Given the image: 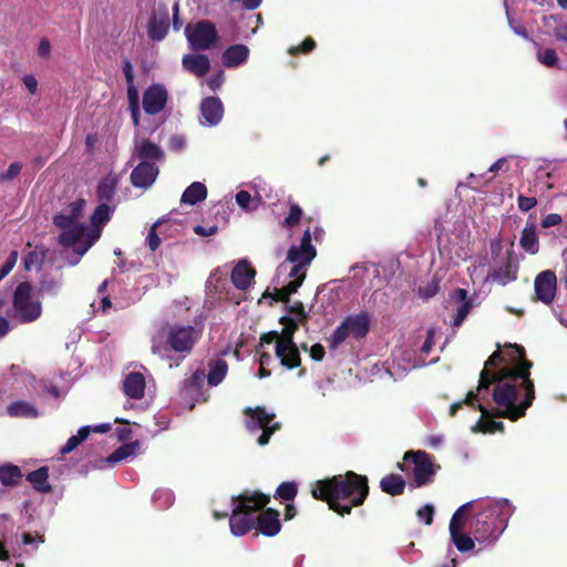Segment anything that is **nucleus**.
I'll list each match as a JSON object with an SVG mask.
<instances>
[{"mask_svg":"<svg viewBox=\"0 0 567 567\" xmlns=\"http://www.w3.org/2000/svg\"><path fill=\"white\" fill-rule=\"evenodd\" d=\"M499 348L497 344V350L485 361L480 373L478 392L488 391L494 384L493 401L505 408L496 415L517 421L525 416L535 400V385L530 379L533 362L526 358L525 349L520 344H506L504 353Z\"/></svg>","mask_w":567,"mask_h":567,"instance_id":"obj_1","label":"nucleus"},{"mask_svg":"<svg viewBox=\"0 0 567 567\" xmlns=\"http://www.w3.org/2000/svg\"><path fill=\"white\" fill-rule=\"evenodd\" d=\"M370 493L368 476L348 471L317 481L311 489L313 498L326 502L340 516L350 515L353 507L364 504Z\"/></svg>","mask_w":567,"mask_h":567,"instance_id":"obj_2","label":"nucleus"},{"mask_svg":"<svg viewBox=\"0 0 567 567\" xmlns=\"http://www.w3.org/2000/svg\"><path fill=\"white\" fill-rule=\"evenodd\" d=\"M513 512L508 499H497L472 517L470 533L478 544L495 542L507 527Z\"/></svg>","mask_w":567,"mask_h":567,"instance_id":"obj_3","label":"nucleus"},{"mask_svg":"<svg viewBox=\"0 0 567 567\" xmlns=\"http://www.w3.org/2000/svg\"><path fill=\"white\" fill-rule=\"evenodd\" d=\"M231 501L236 505L229 517V527L235 536H243L256 527L252 514L264 509L270 497L261 492H244L234 496Z\"/></svg>","mask_w":567,"mask_h":567,"instance_id":"obj_4","label":"nucleus"},{"mask_svg":"<svg viewBox=\"0 0 567 567\" xmlns=\"http://www.w3.org/2000/svg\"><path fill=\"white\" fill-rule=\"evenodd\" d=\"M371 322L372 316L368 311L344 317L328 338L330 350H337L350 337L357 341L364 339L371 329Z\"/></svg>","mask_w":567,"mask_h":567,"instance_id":"obj_5","label":"nucleus"},{"mask_svg":"<svg viewBox=\"0 0 567 567\" xmlns=\"http://www.w3.org/2000/svg\"><path fill=\"white\" fill-rule=\"evenodd\" d=\"M403 463H399L398 466L401 471H408L405 463L411 461L413 464L412 475L414 487H423L434 482L437 471L441 470L440 464H435L433 456L425 451H409L404 454Z\"/></svg>","mask_w":567,"mask_h":567,"instance_id":"obj_6","label":"nucleus"},{"mask_svg":"<svg viewBox=\"0 0 567 567\" xmlns=\"http://www.w3.org/2000/svg\"><path fill=\"white\" fill-rule=\"evenodd\" d=\"M13 309L21 323L35 321L42 313L40 301L33 300L32 287L29 282H20L13 293Z\"/></svg>","mask_w":567,"mask_h":567,"instance_id":"obj_7","label":"nucleus"},{"mask_svg":"<svg viewBox=\"0 0 567 567\" xmlns=\"http://www.w3.org/2000/svg\"><path fill=\"white\" fill-rule=\"evenodd\" d=\"M199 338L200 330L189 324H172L166 330V343L174 352L189 353Z\"/></svg>","mask_w":567,"mask_h":567,"instance_id":"obj_8","label":"nucleus"},{"mask_svg":"<svg viewBox=\"0 0 567 567\" xmlns=\"http://www.w3.org/2000/svg\"><path fill=\"white\" fill-rule=\"evenodd\" d=\"M473 503L468 502L462 505L453 514L450 522V535L453 544L461 553H466L474 548V537L462 533L464 520L466 519L467 513L472 509Z\"/></svg>","mask_w":567,"mask_h":567,"instance_id":"obj_9","label":"nucleus"},{"mask_svg":"<svg viewBox=\"0 0 567 567\" xmlns=\"http://www.w3.org/2000/svg\"><path fill=\"white\" fill-rule=\"evenodd\" d=\"M186 38L194 50H208L217 41L215 25L207 20L199 21L195 27L187 25L185 29Z\"/></svg>","mask_w":567,"mask_h":567,"instance_id":"obj_10","label":"nucleus"},{"mask_svg":"<svg viewBox=\"0 0 567 567\" xmlns=\"http://www.w3.org/2000/svg\"><path fill=\"white\" fill-rule=\"evenodd\" d=\"M518 265L515 260L513 250L506 254L497 261L493 262L487 279L496 281L502 286H506L517 279Z\"/></svg>","mask_w":567,"mask_h":567,"instance_id":"obj_11","label":"nucleus"},{"mask_svg":"<svg viewBox=\"0 0 567 567\" xmlns=\"http://www.w3.org/2000/svg\"><path fill=\"white\" fill-rule=\"evenodd\" d=\"M557 278L553 270L539 272L534 282L535 298L545 305H550L556 295Z\"/></svg>","mask_w":567,"mask_h":567,"instance_id":"obj_12","label":"nucleus"},{"mask_svg":"<svg viewBox=\"0 0 567 567\" xmlns=\"http://www.w3.org/2000/svg\"><path fill=\"white\" fill-rule=\"evenodd\" d=\"M167 90L162 84L150 85L143 94V109L148 115L161 113L167 103Z\"/></svg>","mask_w":567,"mask_h":567,"instance_id":"obj_13","label":"nucleus"},{"mask_svg":"<svg viewBox=\"0 0 567 567\" xmlns=\"http://www.w3.org/2000/svg\"><path fill=\"white\" fill-rule=\"evenodd\" d=\"M159 173L155 163L142 161L131 173L130 179L134 187L148 188L154 184Z\"/></svg>","mask_w":567,"mask_h":567,"instance_id":"obj_14","label":"nucleus"},{"mask_svg":"<svg viewBox=\"0 0 567 567\" xmlns=\"http://www.w3.org/2000/svg\"><path fill=\"white\" fill-rule=\"evenodd\" d=\"M504 409V406L497 405V409L489 411L485 405L478 403L477 410L482 413V415L477 421L476 425L473 427V431L489 434H493L495 432H503L504 423L501 421L493 420V416L498 417L496 413L503 411Z\"/></svg>","mask_w":567,"mask_h":567,"instance_id":"obj_15","label":"nucleus"},{"mask_svg":"<svg viewBox=\"0 0 567 567\" xmlns=\"http://www.w3.org/2000/svg\"><path fill=\"white\" fill-rule=\"evenodd\" d=\"M244 414L249 417L246 421V427L249 432L258 430L271 429L275 419L274 413H268L264 406L246 408Z\"/></svg>","mask_w":567,"mask_h":567,"instance_id":"obj_16","label":"nucleus"},{"mask_svg":"<svg viewBox=\"0 0 567 567\" xmlns=\"http://www.w3.org/2000/svg\"><path fill=\"white\" fill-rule=\"evenodd\" d=\"M255 528L258 530V533L262 534L264 536H276L281 529L279 512L274 508H267L262 511L256 517Z\"/></svg>","mask_w":567,"mask_h":567,"instance_id":"obj_17","label":"nucleus"},{"mask_svg":"<svg viewBox=\"0 0 567 567\" xmlns=\"http://www.w3.org/2000/svg\"><path fill=\"white\" fill-rule=\"evenodd\" d=\"M200 114L208 125L218 124L224 114L221 101L216 96L205 97L200 103Z\"/></svg>","mask_w":567,"mask_h":567,"instance_id":"obj_18","label":"nucleus"},{"mask_svg":"<svg viewBox=\"0 0 567 567\" xmlns=\"http://www.w3.org/2000/svg\"><path fill=\"white\" fill-rule=\"evenodd\" d=\"M145 378L141 372H130L123 381V392L126 396L141 400L145 393Z\"/></svg>","mask_w":567,"mask_h":567,"instance_id":"obj_19","label":"nucleus"},{"mask_svg":"<svg viewBox=\"0 0 567 567\" xmlns=\"http://www.w3.org/2000/svg\"><path fill=\"white\" fill-rule=\"evenodd\" d=\"M249 55V49L245 44H233L221 54L223 65L233 69L245 63Z\"/></svg>","mask_w":567,"mask_h":567,"instance_id":"obj_20","label":"nucleus"},{"mask_svg":"<svg viewBox=\"0 0 567 567\" xmlns=\"http://www.w3.org/2000/svg\"><path fill=\"white\" fill-rule=\"evenodd\" d=\"M169 28L168 11L165 9L162 13L154 14L148 22L147 34L153 41H162Z\"/></svg>","mask_w":567,"mask_h":567,"instance_id":"obj_21","label":"nucleus"},{"mask_svg":"<svg viewBox=\"0 0 567 567\" xmlns=\"http://www.w3.org/2000/svg\"><path fill=\"white\" fill-rule=\"evenodd\" d=\"M183 68L197 78L205 76L210 69V61L205 54H187L182 60Z\"/></svg>","mask_w":567,"mask_h":567,"instance_id":"obj_22","label":"nucleus"},{"mask_svg":"<svg viewBox=\"0 0 567 567\" xmlns=\"http://www.w3.org/2000/svg\"><path fill=\"white\" fill-rule=\"evenodd\" d=\"M256 275L255 269L246 261H239L231 271V282L237 289L246 290Z\"/></svg>","mask_w":567,"mask_h":567,"instance_id":"obj_23","label":"nucleus"},{"mask_svg":"<svg viewBox=\"0 0 567 567\" xmlns=\"http://www.w3.org/2000/svg\"><path fill=\"white\" fill-rule=\"evenodd\" d=\"M135 152L142 161L155 163L164 159L163 150L148 138H143L135 146Z\"/></svg>","mask_w":567,"mask_h":567,"instance_id":"obj_24","label":"nucleus"},{"mask_svg":"<svg viewBox=\"0 0 567 567\" xmlns=\"http://www.w3.org/2000/svg\"><path fill=\"white\" fill-rule=\"evenodd\" d=\"M275 354L280 360L282 367L288 370L299 368L301 365V357L297 344H285L284 349L278 350V344L275 347Z\"/></svg>","mask_w":567,"mask_h":567,"instance_id":"obj_25","label":"nucleus"},{"mask_svg":"<svg viewBox=\"0 0 567 567\" xmlns=\"http://www.w3.org/2000/svg\"><path fill=\"white\" fill-rule=\"evenodd\" d=\"M118 185V177L114 174H109L103 177L97 187H96V196L100 203L109 204L113 200L116 188Z\"/></svg>","mask_w":567,"mask_h":567,"instance_id":"obj_26","label":"nucleus"},{"mask_svg":"<svg viewBox=\"0 0 567 567\" xmlns=\"http://www.w3.org/2000/svg\"><path fill=\"white\" fill-rule=\"evenodd\" d=\"M306 278V275L302 274L301 276H299L298 278L296 279H292L289 284H287L286 286L279 288V289H275L272 293L266 291L262 297L264 298H268V297H271L274 300L276 301H280V302H284V303H288L289 300H290V296L296 293L299 289V287L302 285L303 280Z\"/></svg>","mask_w":567,"mask_h":567,"instance_id":"obj_27","label":"nucleus"},{"mask_svg":"<svg viewBox=\"0 0 567 567\" xmlns=\"http://www.w3.org/2000/svg\"><path fill=\"white\" fill-rule=\"evenodd\" d=\"M405 486V480L399 474H388L380 481L381 491L391 496L402 495L404 493Z\"/></svg>","mask_w":567,"mask_h":567,"instance_id":"obj_28","label":"nucleus"},{"mask_svg":"<svg viewBox=\"0 0 567 567\" xmlns=\"http://www.w3.org/2000/svg\"><path fill=\"white\" fill-rule=\"evenodd\" d=\"M520 247L528 254L538 252L539 241L535 223H527L519 239Z\"/></svg>","mask_w":567,"mask_h":567,"instance_id":"obj_29","label":"nucleus"},{"mask_svg":"<svg viewBox=\"0 0 567 567\" xmlns=\"http://www.w3.org/2000/svg\"><path fill=\"white\" fill-rule=\"evenodd\" d=\"M27 481L33 486L37 492L50 493L52 486L49 483V468L42 466L27 475Z\"/></svg>","mask_w":567,"mask_h":567,"instance_id":"obj_30","label":"nucleus"},{"mask_svg":"<svg viewBox=\"0 0 567 567\" xmlns=\"http://www.w3.org/2000/svg\"><path fill=\"white\" fill-rule=\"evenodd\" d=\"M284 328L280 332V340H278V350H282L285 344H293V334L299 329L298 322L295 318L282 316L279 320Z\"/></svg>","mask_w":567,"mask_h":567,"instance_id":"obj_31","label":"nucleus"},{"mask_svg":"<svg viewBox=\"0 0 567 567\" xmlns=\"http://www.w3.org/2000/svg\"><path fill=\"white\" fill-rule=\"evenodd\" d=\"M207 197V188L200 182L192 183L183 193L181 202L187 205H195Z\"/></svg>","mask_w":567,"mask_h":567,"instance_id":"obj_32","label":"nucleus"},{"mask_svg":"<svg viewBox=\"0 0 567 567\" xmlns=\"http://www.w3.org/2000/svg\"><path fill=\"white\" fill-rule=\"evenodd\" d=\"M209 371L207 374V382L212 386H217L225 379L228 364L225 360L218 359L208 363Z\"/></svg>","mask_w":567,"mask_h":567,"instance_id":"obj_33","label":"nucleus"},{"mask_svg":"<svg viewBox=\"0 0 567 567\" xmlns=\"http://www.w3.org/2000/svg\"><path fill=\"white\" fill-rule=\"evenodd\" d=\"M8 414L12 417H37V409L25 401H16L8 405Z\"/></svg>","mask_w":567,"mask_h":567,"instance_id":"obj_34","label":"nucleus"},{"mask_svg":"<svg viewBox=\"0 0 567 567\" xmlns=\"http://www.w3.org/2000/svg\"><path fill=\"white\" fill-rule=\"evenodd\" d=\"M317 250H312L311 252L306 251L300 246H291L288 249L286 261L288 262H300L301 265H310L311 261L316 258Z\"/></svg>","mask_w":567,"mask_h":567,"instance_id":"obj_35","label":"nucleus"},{"mask_svg":"<svg viewBox=\"0 0 567 567\" xmlns=\"http://www.w3.org/2000/svg\"><path fill=\"white\" fill-rule=\"evenodd\" d=\"M85 233V227L81 224L74 225L73 227L64 230L60 235L59 243L62 246L71 247L75 246L78 243L81 241Z\"/></svg>","mask_w":567,"mask_h":567,"instance_id":"obj_36","label":"nucleus"},{"mask_svg":"<svg viewBox=\"0 0 567 567\" xmlns=\"http://www.w3.org/2000/svg\"><path fill=\"white\" fill-rule=\"evenodd\" d=\"M22 477V473L19 466L17 465H6L0 467V482L4 486H16L20 482Z\"/></svg>","mask_w":567,"mask_h":567,"instance_id":"obj_37","label":"nucleus"},{"mask_svg":"<svg viewBox=\"0 0 567 567\" xmlns=\"http://www.w3.org/2000/svg\"><path fill=\"white\" fill-rule=\"evenodd\" d=\"M140 447V442L134 441L127 444H123L122 446L117 447L113 453H111L107 456V462L110 464H116L128 456L133 455L136 451V449Z\"/></svg>","mask_w":567,"mask_h":567,"instance_id":"obj_38","label":"nucleus"},{"mask_svg":"<svg viewBox=\"0 0 567 567\" xmlns=\"http://www.w3.org/2000/svg\"><path fill=\"white\" fill-rule=\"evenodd\" d=\"M90 433V426L80 427L76 435H72L71 437H69L65 445L61 449L60 453L62 455L71 453L74 449H76L82 442H84L87 439Z\"/></svg>","mask_w":567,"mask_h":567,"instance_id":"obj_39","label":"nucleus"},{"mask_svg":"<svg viewBox=\"0 0 567 567\" xmlns=\"http://www.w3.org/2000/svg\"><path fill=\"white\" fill-rule=\"evenodd\" d=\"M114 208H111L109 204L100 203L94 209L91 216V224L94 227L104 226L111 218V213Z\"/></svg>","mask_w":567,"mask_h":567,"instance_id":"obj_40","label":"nucleus"},{"mask_svg":"<svg viewBox=\"0 0 567 567\" xmlns=\"http://www.w3.org/2000/svg\"><path fill=\"white\" fill-rule=\"evenodd\" d=\"M298 493V486L295 482H284L276 491L275 497L284 501H292Z\"/></svg>","mask_w":567,"mask_h":567,"instance_id":"obj_41","label":"nucleus"},{"mask_svg":"<svg viewBox=\"0 0 567 567\" xmlns=\"http://www.w3.org/2000/svg\"><path fill=\"white\" fill-rule=\"evenodd\" d=\"M61 288V280L51 277H45L41 280L39 291L41 293L56 296Z\"/></svg>","mask_w":567,"mask_h":567,"instance_id":"obj_42","label":"nucleus"},{"mask_svg":"<svg viewBox=\"0 0 567 567\" xmlns=\"http://www.w3.org/2000/svg\"><path fill=\"white\" fill-rule=\"evenodd\" d=\"M537 58L540 63L546 65L547 68H554L558 64V55L554 49H545L539 50L537 53Z\"/></svg>","mask_w":567,"mask_h":567,"instance_id":"obj_43","label":"nucleus"},{"mask_svg":"<svg viewBox=\"0 0 567 567\" xmlns=\"http://www.w3.org/2000/svg\"><path fill=\"white\" fill-rule=\"evenodd\" d=\"M302 217V209L298 204L291 203L288 216L284 220V226L292 228L298 225Z\"/></svg>","mask_w":567,"mask_h":567,"instance_id":"obj_44","label":"nucleus"},{"mask_svg":"<svg viewBox=\"0 0 567 567\" xmlns=\"http://www.w3.org/2000/svg\"><path fill=\"white\" fill-rule=\"evenodd\" d=\"M316 41L311 37H307L301 44L293 45L288 49L290 55L308 54L316 48Z\"/></svg>","mask_w":567,"mask_h":567,"instance_id":"obj_45","label":"nucleus"},{"mask_svg":"<svg viewBox=\"0 0 567 567\" xmlns=\"http://www.w3.org/2000/svg\"><path fill=\"white\" fill-rule=\"evenodd\" d=\"M53 224L63 229L66 230L71 227H73L74 225H78V223L69 215V214H56L54 217H53Z\"/></svg>","mask_w":567,"mask_h":567,"instance_id":"obj_46","label":"nucleus"},{"mask_svg":"<svg viewBox=\"0 0 567 567\" xmlns=\"http://www.w3.org/2000/svg\"><path fill=\"white\" fill-rule=\"evenodd\" d=\"M22 171V164L19 162H13L9 165L8 169L4 173L0 174V183L12 181L20 175Z\"/></svg>","mask_w":567,"mask_h":567,"instance_id":"obj_47","label":"nucleus"},{"mask_svg":"<svg viewBox=\"0 0 567 567\" xmlns=\"http://www.w3.org/2000/svg\"><path fill=\"white\" fill-rule=\"evenodd\" d=\"M205 380V373L202 370H196L190 378L186 381L187 389L200 390Z\"/></svg>","mask_w":567,"mask_h":567,"instance_id":"obj_48","label":"nucleus"},{"mask_svg":"<svg viewBox=\"0 0 567 567\" xmlns=\"http://www.w3.org/2000/svg\"><path fill=\"white\" fill-rule=\"evenodd\" d=\"M471 308H472V301H465L457 308V312L453 319V324L455 327H460L463 323V321L467 317Z\"/></svg>","mask_w":567,"mask_h":567,"instance_id":"obj_49","label":"nucleus"},{"mask_svg":"<svg viewBox=\"0 0 567 567\" xmlns=\"http://www.w3.org/2000/svg\"><path fill=\"white\" fill-rule=\"evenodd\" d=\"M159 224H161V221H156V223L152 226V228H151V230H150V233H148V235H147V238H146L147 246H148V248H150L152 251H155V250L159 247V245H161V243H162L161 238L158 237V235H157V233H156V227H157Z\"/></svg>","mask_w":567,"mask_h":567,"instance_id":"obj_50","label":"nucleus"},{"mask_svg":"<svg viewBox=\"0 0 567 567\" xmlns=\"http://www.w3.org/2000/svg\"><path fill=\"white\" fill-rule=\"evenodd\" d=\"M84 206H85V200L83 198H79V199L72 202L69 206V208H70L69 215L75 221H78L82 217Z\"/></svg>","mask_w":567,"mask_h":567,"instance_id":"obj_51","label":"nucleus"},{"mask_svg":"<svg viewBox=\"0 0 567 567\" xmlns=\"http://www.w3.org/2000/svg\"><path fill=\"white\" fill-rule=\"evenodd\" d=\"M517 205L518 209L523 213H527L532 208H534L537 205L536 197H527L524 195H518L517 197Z\"/></svg>","mask_w":567,"mask_h":567,"instance_id":"obj_52","label":"nucleus"},{"mask_svg":"<svg viewBox=\"0 0 567 567\" xmlns=\"http://www.w3.org/2000/svg\"><path fill=\"white\" fill-rule=\"evenodd\" d=\"M489 251L492 257V264L499 260L503 251V244L501 238H494L489 243Z\"/></svg>","mask_w":567,"mask_h":567,"instance_id":"obj_53","label":"nucleus"},{"mask_svg":"<svg viewBox=\"0 0 567 567\" xmlns=\"http://www.w3.org/2000/svg\"><path fill=\"white\" fill-rule=\"evenodd\" d=\"M280 423L279 422H275L271 426V429H264L262 430V433L259 435V437L257 439V443L260 445V446H265L269 443V440L271 437V435L278 431L280 429Z\"/></svg>","mask_w":567,"mask_h":567,"instance_id":"obj_54","label":"nucleus"},{"mask_svg":"<svg viewBox=\"0 0 567 567\" xmlns=\"http://www.w3.org/2000/svg\"><path fill=\"white\" fill-rule=\"evenodd\" d=\"M44 255L43 252H38L35 250L30 251L24 258V267L25 269H31L33 265H41L43 261Z\"/></svg>","mask_w":567,"mask_h":567,"instance_id":"obj_55","label":"nucleus"},{"mask_svg":"<svg viewBox=\"0 0 567 567\" xmlns=\"http://www.w3.org/2000/svg\"><path fill=\"white\" fill-rule=\"evenodd\" d=\"M417 517L423 520L426 525H431L433 522L434 507L425 505L417 509Z\"/></svg>","mask_w":567,"mask_h":567,"instance_id":"obj_56","label":"nucleus"},{"mask_svg":"<svg viewBox=\"0 0 567 567\" xmlns=\"http://www.w3.org/2000/svg\"><path fill=\"white\" fill-rule=\"evenodd\" d=\"M236 203L245 210H250L251 195L247 190H239L236 194Z\"/></svg>","mask_w":567,"mask_h":567,"instance_id":"obj_57","label":"nucleus"},{"mask_svg":"<svg viewBox=\"0 0 567 567\" xmlns=\"http://www.w3.org/2000/svg\"><path fill=\"white\" fill-rule=\"evenodd\" d=\"M561 221H563V218L559 214L551 213V214L546 215L542 219L540 226L543 228H549V227L561 224Z\"/></svg>","mask_w":567,"mask_h":567,"instance_id":"obj_58","label":"nucleus"},{"mask_svg":"<svg viewBox=\"0 0 567 567\" xmlns=\"http://www.w3.org/2000/svg\"><path fill=\"white\" fill-rule=\"evenodd\" d=\"M127 99L130 106H140L138 91L134 83L127 84Z\"/></svg>","mask_w":567,"mask_h":567,"instance_id":"obj_59","label":"nucleus"},{"mask_svg":"<svg viewBox=\"0 0 567 567\" xmlns=\"http://www.w3.org/2000/svg\"><path fill=\"white\" fill-rule=\"evenodd\" d=\"M310 358L317 362L323 360L326 350L321 343L313 344L309 350Z\"/></svg>","mask_w":567,"mask_h":567,"instance_id":"obj_60","label":"nucleus"},{"mask_svg":"<svg viewBox=\"0 0 567 567\" xmlns=\"http://www.w3.org/2000/svg\"><path fill=\"white\" fill-rule=\"evenodd\" d=\"M311 240H312V235H311V231L309 228H307L303 234H302V237H301V240H300V247L302 249H305L306 251H309L311 252L312 250H316L315 246L311 244Z\"/></svg>","mask_w":567,"mask_h":567,"instance_id":"obj_61","label":"nucleus"},{"mask_svg":"<svg viewBox=\"0 0 567 567\" xmlns=\"http://www.w3.org/2000/svg\"><path fill=\"white\" fill-rule=\"evenodd\" d=\"M485 392H486V391H481V392H478V388H477V389H476V391H470V392H467V394H466V396H465L464 401H462V402H463V404H466V405H468V406H471V408H473V409L477 410V405H478V404H475V401L477 400V398H478L480 395H482V396H483V393H485Z\"/></svg>","mask_w":567,"mask_h":567,"instance_id":"obj_62","label":"nucleus"},{"mask_svg":"<svg viewBox=\"0 0 567 567\" xmlns=\"http://www.w3.org/2000/svg\"><path fill=\"white\" fill-rule=\"evenodd\" d=\"M280 340V333L277 331H269L260 337V343L259 346L262 347L264 344H271L272 342H278Z\"/></svg>","mask_w":567,"mask_h":567,"instance_id":"obj_63","label":"nucleus"},{"mask_svg":"<svg viewBox=\"0 0 567 567\" xmlns=\"http://www.w3.org/2000/svg\"><path fill=\"white\" fill-rule=\"evenodd\" d=\"M23 84L31 94L38 91V81L32 74H25L23 76Z\"/></svg>","mask_w":567,"mask_h":567,"instance_id":"obj_64","label":"nucleus"}]
</instances>
